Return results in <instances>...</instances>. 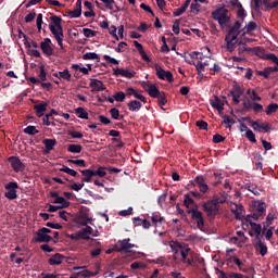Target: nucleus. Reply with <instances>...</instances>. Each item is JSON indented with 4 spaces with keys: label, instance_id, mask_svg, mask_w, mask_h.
Instances as JSON below:
<instances>
[{
    "label": "nucleus",
    "instance_id": "22",
    "mask_svg": "<svg viewBox=\"0 0 278 278\" xmlns=\"http://www.w3.org/2000/svg\"><path fill=\"white\" fill-rule=\"evenodd\" d=\"M48 106H49V103H47L45 101L39 104L34 105L36 116H38V118H42V116H45V111L47 110Z\"/></svg>",
    "mask_w": 278,
    "mask_h": 278
},
{
    "label": "nucleus",
    "instance_id": "54",
    "mask_svg": "<svg viewBox=\"0 0 278 278\" xmlns=\"http://www.w3.org/2000/svg\"><path fill=\"white\" fill-rule=\"evenodd\" d=\"M39 79L40 81H47V72L45 71V65H40L39 67Z\"/></svg>",
    "mask_w": 278,
    "mask_h": 278
},
{
    "label": "nucleus",
    "instance_id": "64",
    "mask_svg": "<svg viewBox=\"0 0 278 278\" xmlns=\"http://www.w3.org/2000/svg\"><path fill=\"white\" fill-rule=\"evenodd\" d=\"M71 190H74L75 192H79L81 188H84V182L81 181L80 184H74L71 187Z\"/></svg>",
    "mask_w": 278,
    "mask_h": 278
},
{
    "label": "nucleus",
    "instance_id": "34",
    "mask_svg": "<svg viewBox=\"0 0 278 278\" xmlns=\"http://www.w3.org/2000/svg\"><path fill=\"white\" fill-rule=\"evenodd\" d=\"M67 14L70 18H79L81 16V7L76 4L73 11H67Z\"/></svg>",
    "mask_w": 278,
    "mask_h": 278
},
{
    "label": "nucleus",
    "instance_id": "16",
    "mask_svg": "<svg viewBox=\"0 0 278 278\" xmlns=\"http://www.w3.org/2000/svg\"><path fill=\"white\" fill-rule=\"evenodd\" d=\"M254 249L264 257L268 253V247L262 242V237H255L253 242Z\"/></svg>",
    "mask_w": 278,
    "mask_h": 278
},
{
    "label": "nucleus",
    "instance_id": "13",
    "mask_svg": "<svg viewBox=\"0 0 278 278\" xmlns=\"http://www.w3.org/2000/svg\"><path fill=\"white\" fill-rule=\"evenodd\" d=\"M244 31V28L242 29V22L236 21L235 25L230 27L227 36H231L232 40H238V36Z\"/></svg>",
    "mask_w": 278,
    "mask_h": 278
},
{
    "label": "nucleus",
    "instance_id": "38",
    "mask_svg": "<svg viewBox=\"0 0 278 278\" xmlns=\"http://www.w3.org/2000/svg\"><path fill=\"white\" fill-rule=\"evenodd\" d=\"M245 190H249V192H252L255 197H260V189H257L256 185L247 184L244 186Z\"/></svg>",
    "mask_w": 278,
    "mask_h": 278
},
{
    "label": "nucleus",
    "instance_id": "43",
    "mask_svg": "<svg viewBox=\"0 0 278 278\" xmlns=\"http://www.w3.org/2000/svg\"><path fill=\"white\" fill-rule=\"evenodd\" d=\"M223 119L224 125H228V129H231V125H236V119L231 118L229 115H224Z\"/></svg>",
    "mask_w": 278,
    "mask_h": 278
},
{
    "label": "nucleus",
    "instance_id": "52",
    "mask_svg": "<svg viewBox=\"0 0 278 278\" xmlns=\"http://www.w3.org/2000/svg\"><path fill=\"white\" fill-rule=\"evenodd\" d=\"M113 99H115L118 103H123V101H125V92L123 91L115 92V94L113 96Z\"/></svg>",
    "mask_w": 278,
    "mask_h": 278
},
{
    "label": "nucleus",
    "instance_id": "11",
    "mask_svg": "<svg viewBox=\"0 0 278 278\" xmlns=\"http://www.w3.org/2000/svg\"><path fill=\"white\" fill-rule=\"evenodd\" d=\"M35 237L33 238V242H39V243H42V242H46V243H49V242H53V237H51V235H47L46 232H43L40 229H38L36 232H35Z\"/></svg>",
    "mask_w": 278,
    "mask_h": 278
},
{
    "label": "nucleus",
    "instance_id": "48",
    "mask_svg": "<svg viewBox=\"0 0 278 278\" xmlns=\"http://www.w3.org/2000/svg\"><path fill=\"white\" fill-rule=\"evenodd\" d=\"M24 134H27L28 136H36V134H39V130L36 129V126H27L24 129Z\"/></svg>",
    "mask_w": 278,
    "mask_h": 278
},
{
    "label": "nucleus",
    "instance_id": "49",
    "mask_svg": "<svg viewBox=\"0 0 278 278\" xmlns=\"http://www.w3.org/2000/svg\"><path fill=\"white\" fill-rule=\"evenodd\" d=\"M93 173V177H105V175H108V173L105 172V167L100 166L97 170H92Z\"/></svg>",
    "mask_w": 278,
    "mask_h": 278
},
{
    "label": "nucleus",
    "instance_id": "61",
    "mask_svg": "<svg viewBox=\"0 0 278 278\" xmlns=\"http://www.w3.org/2000/svg\"><path fill=\"white\" fill-rule=\"evenodd\" d=\"M102 3L105 4L106 10H114V3H116L114 0H100Z\"/></svg>",
    "mask_w": 278,
    "mask_h": 278
},
{
    "label": "nucleus",
    "instance_id": "58",
    "mask_svg": "<svg viewBox=\"0 0 278 278\" xmlns=\"http://www.w3.org/2000/svg\"><path fill=\"white\" fill-rule=\"evenodd\" d=\"M103 60H105V62H108V64H115V65H118V60L108 55V54H104L103 55Z\"/></svg>",
    "mask_w": 278,
    "mask_h": 278
},
{
    "label": "nucleus",
    "instance_id": "8",
    "mask_svg": "<svg viewBox=\"0 0 278 278\" xmlns=\"http://www.w3.org/2000/svg\"><path fill=\"white\" fill-rule=\"evenodd\" d=\"M204 212H206V215L208 216V218H216L219 210H220V205H216V201H208V202H205L203 205H202Z\"/></svg>",
    "mask_w": 278,
    "mask_h": 278
},
{
    "label": "nucleus",
    "instance_id": "12",
    "mask_svg": "<svg viewBox=\"0 0 278 278\" xmlns=\"http://www.w3.org/2000/svg\"><path fill=\"white\" fill-rule=\"evenodd\" d=\"M113 75H115V77H126V79H134V77H136V72L125 70V68L114 67Z\"/></svg>",
    "mask_w": 278,
    "mask_h": 278
},
{
    "label": "nucleus",
    "instance_id": "24",
    "mask_svg": "<svg viewBox=\"0 0 278 278\" xmlns=\"http://www.w3.org/2000/svg\"><path fill=\"white\" fill-rule=\"evenodd\" d=\"M63 260H64V255H62L60 253H55L48 260V264H50V266H60V264H62Z\"/></svg>",
    "mask_w": 278,
    "mask_h": 278
},
{
    "label": "nucleus",
    "instance_id": "41",
    "mask_svg": "<svg viewBox=\"0 0 278 278\" xmlns=\"http://www.w3.org/2000/svg\"><path fill=\"white\" fill-rule=\"evenodd\" d=\"M83 60H97V62H100L101 59L99 58V54L94 52H87L83 55Z\"/></svg>",
    "mask_w": 278,
    "mask_h": 278
},
{
    "label": "nucleus",
    "instance_id": "3",
    "mask_svg": "<svg viewBox=\"0 0 278 278\" xmlns=\"http://www.w3.org/2000/svg\"><path fill=\"white\" fill-rule=\"evenodd\" d=\"M176 247L180 249L181 262L188 264V266H194V252L186 243H177Z\"/></svg>",
    "mask_w": 278,
    "mask_h": 278
},
{
    "label": "nucleus",
    "instance_id": "47",
    "mask_svg": "<svg viewBox=\"0 0 278 278\" xmlns=\"http://www.w3.org/2000/svg\"><path fill=\"white\" fill-rule=\"evenodd\" d=\"M255 29H257V24L255 22H249L247 27L243 28V31L249 34L250 31H255Z\"/></svg>",
    "mask_w": 278,
    "mask_h": 278
},
{
    "label": "nucleus",
    "instance_id": "6",
    "mask_svg": "<svg viewBox=\"0 0 278 278\" xmlns=\"http://www.w3.org/2000/svg\"><path fill=\"white\" fill-rule=\"evenodd\" d=\"M4 189L7 190L4 192L5 199H9V201H14V199H18V194L16 193V190H18V182L10 181L4 186Z\"/></svg>",
    "mask_w": 278,
    "mask_h": 278
},
{
    "label": "nucleus",
    "instance_id": "39",
    "mask_svg": "<svg viewBox=\"0 0 278 278\" xmlns=\"http://www.w3.org/2000/svg\"><path fill=\"white\" fill-rule=\"evenodd\" d=\"M190 64H193V66H195V70L198 71V75L200 77H203L202 73H205V67L203 65V62H201V61H199L198 63L190 62Z\"/></svg>",
    "mask_w": 278,
    "mask_h": 278
},
{
    "label": "nucleus",
    "instance_id": "19",
    "mask_svg": "<svg viewBox=\"0 0 278 278\" xmlns=\"http://www.w3.org/2000/svg\"><path fill=\"white\" fill-rule=\"evenodd\" d=\"M210 104L212 105V108L217 110L219 114L220 112H223V110H225V102H223V100H220L218 96H214V98L210 100Z\"/></svg>",
    "mask_w": 278,
    "mask_h": 278
},
{
    "label": "nucleus",
    "instance_id": "2",
    "mask_svg": "<svg viewBox=\"0 0 278 278\" xmlns=\"http://www.w3.org/2000/svg\"><path fill=\"white\" fill-rule=\"evenodd\" d=\"M212 18L217 21L218 25L223 28L225 25L229 24L231 21V15L229 14V9L223 5H219L212 13Z\"/></svg>",
    "mask_w": 278,
    "mask_h": 278
},
{
    "label": "nucleus",
    "instance_id": "18",
    "mask_svg": "<svg viewBox=\"0 0 278 278\" xmlns=\"http://www.w3.org/2000/svg\"><path fill=\"white\" fill-rule=\"evenodd\" d=\"M89 88H91V92H103V90H106L103 81L94 78L90 79Z\"/></svg>",
    "mask_w": 278,
    "mask_h": 278
},
{
    "label": "nucleus",
    "instance_id": "50",
    "mask_svg": "<svg viewBox=\"0 0 278 278\" xmlns=\"http://www.w3.org/2000/svg\"><path fill=\"white\" fill-rule=\"evenodd\" d=\"M83 34H84L85 38H94V36H97V31L92 30L90 28H84Z\"/></svg>",
    "mask_w": 278,
    "mask_h": 278
},
{
    "label": "nucleus",
    "instance_id": "46",
    "mask_svg": "<svg viewBox=\"0 0 278 278\" xmlns=\"http://www.w3.org/2000/svg\"><path fill=\"white\" fill-rule=\"evenodd\" d=\"M228 262H233V264L238 266L239 270H242V266H244V263H242L238 256H230Z\"/></svg>",
    "mask_w": 278,
    "mask_h": 278
},
{
    "label": "nucleus",
    "instance_id": "28",
    "mask_svg": "<svg viewBox=\"0 0 278 278\" xmlns=\"http://www.w3.org/2000/svg\"><path fill=\"white\" fill-rule=\"evenodd\" d=\"M129 112H140L142 110V103L138 100H131L127 103Z\"/></svg>",
    "mask_w": 278,
    "mask_h": 278
},
{
    "label": "nucleus",
    "instance_id": "15",
    "mask_svg": "<svg viewBox=\"0 0 278 278\" xmlns=\"http://www.w3.org/2000/svg\"><path fill=\"white\" fill-rule=\"evenodd\" d=\"M251 127L254 129V131H258L260 134H262V131H264L265 134H268L273 129V125H270L269 123L264 124V123L253 122V121L251 122Z\"/></svg>",
    "mask_w": 278,
    "mask_h": 278
},
{
    "label": "nucleus",
    "instance_id": "21",
    "mask_svg": "<svg viewBox=\"0 0 278 278\" xmlns=\"http://www.w3.org/2000/svg\"><path fill=\"white\" fill-rule=\"evenodd\" d=\"M225 42L227 51H229V53H233L236 45H238V39H232L231 36L226 35Z\"/></svg>",
    "mask_w": 278,
    "mask_h": 278
},
{
    "label": "nucleus",
    "instance_id": "4",
    "mask_svg": "<svg viewBox=\"0 0 278 278\" xmlns=\"http://www.w3.org/2000/svg\"><path fill=\"white\" fill-rule=\"evenodd\" d=\"M187 214L191 215L192 220L197 223V227L200 229V231L205 233V219L203 218V213L199 211V208H189Z\"/></svg>",
    "mask_w": 278,
    "mask_h": 278
},
{
    "label": "nucleus",
    "instance_id": "59",
    "mask_svg": "<svg viewBox=\"0 0 278 278\" xmlns=\"http://www.w3.org/2000/svg\"><path fill=\"white\" fill-rule=\"evenodd\" d=\"M72 68L73 71H79L80 73H83V75H88V68L80 67L78 64H73Z\"/></svg>",
    "mask_w": 278,
    "mask_h": 278
},
{
    "label": "nucleus",
    "instance_id": "62",
    "mask_svg": "<svg viewBox=\"0 0 278 278\" xmlns=\"http://www.w3.org/2000/svg\"><path fill=\"white\" fill-rule=\"evenodd\" d=\"M213 142L215 144H218L220 142H225V137H223V135L216 134V135L213 136Z\"/></svg>",
    "mask_w": 278,
    "mask_h": 278
},
{
    "label": "nucleus",
    "instance_id": "20",
    "mask_svg": "<svg viewBox=\"0 0 278 278\" xmlns=\"http://www.w3.org/2000/svg\"><path fill=\"white\" fill-rule=\"evenodd\" d=\"M194 181L199 187L200 192H202V194H205V192L210 190V187L207 186V184H205V177L197 176Z\"/></svg>",
    "mask_w": 278,
    "mask_h": 278
},
{
    "label": "nucleus",
    "instance_id": "36",
    "mask_svg": "<svg viewBox=\"0 0 278 278\" xmlns=\"http://www.w3.org/2000/svg\"><path fill=\"white\" fill-rule=\"evenodd\" d=\"M109 113L111 114V117L114 119V121H121L124 118L123 115H121V111H118V109L116 108H113L109 111Z\"/></svg>",
    "mask_w": 278,
    "mask_h": 278
},
{
    "label": "nucleus",
    "instance_id": "9",
    "mask_svg": "<svg viewBox=\"0 0 278 278\" xmlns=\"http://www.w3.org/2000/svg\"><path fill=\"white\" fill-rule=\"evenodd\" d=\"M131 239L127 238L124 240L117 241L115 244V249L118 253H131V249L136 247V244L129 243Z\"/></svg>",
    "mask_w": 278,
    "mask_h": 278
},
{
    "label": "nucleus",
    "instance_id": "23",
    "mask_svg": "<svg viewBox=\"0 0 278 278\" xmlns=\"http://www.w3.org/2000/svg\"><path fill=\"white\" fill-rule=\"evenodd\" d=\"M247 223H249V225L252 227L253 231L256 233L255 238H262V225L257 224V223H253L251 220V216H247L245 217Z\"/></svg>",
    "mask_w": 278,
    "mask_h": 278
},
{
    "label": "nucleus",
    "instance_id": "33",
    "mask_svg": "<svg viewBox=\"0 0 278 278\" xmlns=\"http://www.w3.org/2000/svg\"><path fill=\"white\" fill-rule=\"evenodd\" d=\"M42 144H45V148L47 151H53V147L58 144V140L55 139H43Z\"/></svg>",
    "mask_w": 278,
    "mask_h": 278
},
{
    "label": "nucleus",
    "instance_id": "29",
    "mask_svg": "<svg viewBox=\"0 0 278 278\" xmlns=\"http://www.w3.org/2000/svg\"><path fill=\"white\" fill-rule=\"evenodd\" d=\"M132 220H134V225L138 227L142 226L143 229H149V227H151L150 220L141 219L140 217H135Z\"/></svg>",
    "mask_w": 278,
    "mask_h": 278
},
{
    "label": "nucleus",
    "instance_id": "63",
    "mask_svg": "<svg viewBox=\"0 0 278 278\" xmlns=\"http://www.w3.org/2000/svg\"><path fill=\"white\" fill-rule=\"evenodd\" d=\"M24 45L26 47V49H31V47L34 49H37L38 48V42L31 40L30 42L26 39V41H24Z\"/></svg>",
    "mask_w": 278,
    "mask_h": 278
},
{
    "label": "nucleus",
    "instance_id": "45",
    "mask_svg": "<svg viewBox=\"0 0 278 278\" xmlns=\"http://www.w3.org/2000/svg\"><path fill=\"white\" fill-rule=\"evenodd\" d=\"M71 72L68 70H64L63 72H59V79H64L65 81H71Z\"/></svg>",
    "mask_w": 278,
    "mask_h": 278
},
{
    "label": "nucleus",
    "instance_id": "7",
    "mask_svg": "<svg viewBox=\"0 0 278 278\" xmlns=\"http://www.w3.org/2000/svg\"><path fill=\"white\" fill-rule=\"evenodd\" d=\"M154 70L156 72V77L159 79H162V81H168L169 84H173V81H175V77L173 76V73L170 71H165L159 64H154Z\"/></svg>",
    "mask_w": 278,
    "mask_h": 278
},
{
    "label": "nucleus",
    "instance_id": "26",
    "mask_svg": "<svg viewBox=\"0 0 278 278\" xmlns=\"http://www.w3.org/2000/svg\"><path fill=\"white\" fill-rule=\"evenodd\" d=\"M79 172L84 176V178L81 179L83 184H90L92 181V178L94 177L92 169H80Z\"/></svg>",
    "mask_w": 278,
    "mask_h": 278
},
{
    "label": "nucleus",
    "instance_id": "44",
    "mask_svg": "<svg viewBox=\"0 0 278 278\" xmlns=\"http://www.w3.org/2000/svg\"><path fill=\"white\" fill-rule=\"evenodd\" d=\"M67 162L70 164H75L76 166H81V168H86L88 165L86 164V161L85 160H73V159H70L67 160Z\"/></svg>",
    "mask_w": 278,
    "mask_h": 278
},
{
    "label": "nucleus",
    "instance_id": "31",
    "mask_svg": "<svg viewBox=\"0 0 278 278\" xmlns=\"http://www.w3.org/2000/svg\"><path fill=\"white\" fill-rule=\"evenodd\" d=\"M232 214H235V217L237 220H241L242 216L244 214V206L240 205H236L235 208H231Z\"/></svg>",
    "mask_w": 278,
    "mask_h": 278
},
{
    "label": "nucleus",
    "instance_id": "37",
    "mask_svg": "<svg viewBox=\"0 0 278 278\" xmlns=\"http://www.w3.org/2000/svg\"><path fill=\"white\" fill-rule=\"evenodd\" d=\"M75 114H77L78 118H83L85 121H88V112L81 106L75 109Z\"/></svg>",
    "mask_w": 278,
    "mask_h": 278
},
{
    "label": "nucleus",
    "instance_id": "1",
    "mask_svg": "<svg viewBox=\"0 0 278 278\" xmlns=\"http://www.w3.org/2000/svg\"><path fill=\"white\" fill-rule=\"evenodd\" d=\"M51 23L49 29L56 40L61 50H64V28L62 27V17L58 15L50 16Z\"/></svg>",
    "mask_w": 278,
    "mask_h": 278
},
{
    "label": "nucleus",
    "instance_id": "60",
    "mask_svg": "<svg viewBox=\"0 0 278 278\" xmlns=\"http://www.w3.org/2000/svg\"><path fill=\"white\" fill-rule=\"evenodd\" d=\"M263 60H270V62H273L274 64L276 62H278V58L277 55L273 54V53H267L263 56Z\"/></svg>",
    "mask_w": 278,
    "mask_h": 278
},
{
    "label": "nucleus",
    "instance_id": "30",
    "mask_svg": "<svg viewBox=\"0 0 278 278\" xmlns=\"http://www.w3.org/2000/svg\"><path fill=\"white\" fill-rule=\"evenodd\" d=\"M147 92H148L149 97H151L152 99H157V97L161 94L162 91H160V89H157V86L151 85L147 89Z\"/></svg>",
    "mask_w": 278,
    "mask_h": 278
},
{
    "label": "nucleus",
    "instance_id": "32",
    "mask_svg": "<svg viewBox=\"0 0 278 278\" xmlns=\"http://www.w3.org/2000/svg\"><path fill=\"white\" fill-rule=\"evenodd\" d=\"M52 203L58 204L59 206L63 207L64 210L66 207L71 206V202L66 201V199H64L63 197H58L56 199H54V201Z\"/></svg>",
    "mask_w": 278,
    "mask_h": 278
},
{
    "label": "nucleus",
    "instance_id": "40",
    "mask_svg": "<svg viewBox=\"0 0 278 278\" xmlns=\"http://www.w3.org/2000/svg\"><path fill=\"white\" fill-rule=\"evenodd\" d=\"M159 101V106L164 108L168 103V99L166 98V93L164 91L156 98Z\"/></svg>",
    "mask_w": 278,
    "mask_h": 278
},
{
    "label": "nucleus",
    "instance_id": "56",
    "mask_svg": "<svg viewBox=\"0 0 278 278\" xmlns=\"http://www.w3.org/2000/svg\"><path fill=\"white\" fill-rule=\"evenodd\" d=\"M184 203L186 207H190V205H194V200L190 197V194H185Z\"/></svg>",
    "mask_w": 278,
    "mask_h": 278
},
{
    "label": "nucleus",
    "instance_id": "35",
    "mask_svg": "<svg viewBox=\"0 0 278 278\" xmlns=\"http://www.w3.org/2000/svg\"><path fill=\"white\" fill-rule=\"evenodd\" d=\"M81 149H84L81 144L72 143L67 146L68 153H81Z\"/></svg>",
    "mask_w": 278,
    "mask_h": 278
},
{
    "label": "nucleus",
    "instance_id": "42",
    "mask_svg": "<svg viewBox=\"0 0 278 278\" xmlns=\"http://www.w3.org/2000/svg\"><path fill=\"white\" fill-rule=\"evenodd\" d=\"M278 110V104L277 103H270L266 110L265 113L267 114V116H270L271 114H275V112H277Z\"/></svg>",
    "mask_w": 278,
    "mask_h": 278
},
{
    "label": "nucleus",
    "instance_id": "53",
    "mask_svg": "<svg viewBox=\"0 0 278 278\" xmlns=\"http://www.w3.org/2000/svg\"><path fill=\"white\" fill-rule=\"evenodd\" d=\"M195 125L199 129H201L203 131H207V122H205L203 119H199L195 122Z\"/></svg>",
    "mask_w": 278,
    "mask_h": 278
},
{
    "label": "nucleus",
    "instance_id": "27",
    "mask_svg": "<svg viewBox=\"0 0 278 278\" xmlns=\"http://www.w3.org/2000/svg\"><path fill=\"white\" fill-rule=\"evenodd\" d=\"M151 222L153 224L154 227H162V225H164V217H162V215H160L159 213H153L151 216Z\"/></svg>",
    "mask_w": 278,
    "mask_h": 278
},
{
    "label": "nucleus",
    "instance_id": "14",
    "mask_svg": "<svg viewBox=\"0 0 278 278\" xmlns=\"http://www.w3.org/2000/svg\"><path fill=\"white\" fill-rule=\"evenodd\" d=\"M8 160L11 164V168H13L15 173H23V170H25V165L18 156H10Z\"/></svg>",
    "mask_w": 278,
    "mask_h": 278
},
{
    "label": "nucleus",
    "instance_id": "25",
    "mask_svg": "<svg viewBox=\"0 0 278 278\" xmlns=\"http://www.w3.org/2000/svg\"><path fill=\"white\" fill-rule=\"evenodd\" d=\"M92 235V227L86 225L85 228H83L79 232H78V238H80V240H90V236Z\"/></svg>",
    "mask_w": 278,
    "mask_h": 278
},
{
    "label": "nucleus",
    "instance_id": "51",
    "mask_svg": "<svg viewBox=\"0 0 278 278\" xmlns=\"http://www.w3.org/2000/svg\"><path fill=\"white\" fill-rule=\"evenodd\" d=\"M237 7H239V10L237 12V16L239 18H242L241 23H243L244 22V16H247V13H244V8H242V4L240 2L237 4Z\"/></svg>",
    "mask_w": 278,
    "mask_h": 278
},
{
    "label": "nucleus",
    "instance_id": "57",
    "mask_svg": "<svg viewBox=\"0 0 278 278\" xmlns=\"http://www.w3.org/2000/svg\"><path fill=\"white\" fill-rule=\"evenodd\" d=\"M256 74L261 77H265V79H268V77H270V72L268 67H265L264 71H257Z\"/></svg>",
    "mask_w": 278,
    "mask_h": 278
},
{
    "label": "nucleus",
    "instance_id": "17",
    "mask_svg": "<svg viewBox=\"0 0 278 278\" xmlns=\"http://www.w3.org/2000/svg\"><path fill=\"white\" fill-rule=\"evenodd\" d=\"M40 49L48 58L53 55V48L51 47V40L49 38H45L43 41L40 42Z\"/></svg>",
    "mask_w": 278,
    "mask_h": 278
},
{
    "label": "nucleus",
    "instance_id": "10",
    "mask_svg": "<svg viewBox=\"0 0 278 278\" xmlns=\"http://www.w3.org/2000/svg\"><path fill=\"white\" fill-rule=\"evenodd\" d=\"M242 94H244V89H242V87H240V85L235 84L232 86V89L230 90L228 97H232V103L235 105H238V103H240V97H242Z\"/></svg>",
    "mask_w": 278,
    "mask_h": 278
},
{
    "label": "nucleus",
    "instance_id": "5",
    "mask_svg": "<svg viewBox=\"0 0 278 278\" xmlns=\"http://www.w3.org/2000/svg\"><path fill=\"white\" fill-rule=\"evenodd\" d=\"M90 220H92V218L90 217V208L81 206L77 214L76 223L78 225H81L83 227H86V225H88Z\"/></svg>",
    "mask_w": 278,
    "mask_h": 278
},
{
    "label": "nucleus",
    "instance_id": "55",
    "mask_svg": "<svg viewBox=\"0 0 278 278\" xmlns=\"http://www.w3.org/2000/svg\"><path fill=\"white\" fill-rule=\"evenodd\" d=\"M245 138H248L250 140V142H257V139H255V134H253V130H247L245 132Z\"/></svg>",
    "mask_w": 278,
    "mask_h": 278
}]
</instances>
